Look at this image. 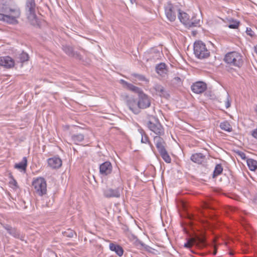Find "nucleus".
<instances>
[{
  "instance_id": "1",
  "label": "nucleus",
  "mask_w": 257,
  "mask_h": 257,
  "mask_svg": "<svg viewBox=\"0 0 257 257\" xmlns=\"http://www.w3.org/2000/svg\"><path fill=\"white\" fill-rule=\"evenodd\" d=\"M20 16V8L12 0H0V21L15 25L18 23Z\"/></svg>"
},
{
  "instance_id": "2",
  "label": "nucleus",
  "mask_w": 257,
  "mask_h": 257,
  "mask_svg": "<svg viewBox=\"0 0 257 257\" xmlns=\"http://www.w3.org/2000/svg\"><path fill=\"white\" fill-rule=\"evenodd\" d=\"M223 61L229 67L234 68H240L243 64L242 56L236 51L230 52L226 54Z\"/></svg>"
},
{
  "instance_id": "3",
  "label": "nucleus",
  "mask_w": 257,
  "mask_h": 257,
  "mask_svg": "<svg viewBox=\"0 0 257 257\" xmlns=\"http://www.w3.org/2000/svg\"><path fill=\"white\" fill-rule=\"evenodd\" d=\"M35 194L43 197L47 193V182L43 177H37L33 179L32 183Z\"/></svg>"
},
{
  "instance_id": "4",
  "label": "nucleus",
  "mask_w": 257,
  "mask_h": 257,
  "mask_svg": "<svg viewBox=\"0 0 257 257\" xmlns=\"http://www.w3.org/2000/svg\"><path fill=\"white\" fill-rule=\"evenodd\" d=\"M194 53L200 59H205L210 55V52L205 44L202 41H197L194 44Z\"/></svg>"
},
{
  "instance_id": "5",
  "label": "nucleus",
  "mask_w": 257,
  "mask_h": 257,
  "mask_svg": "<svg viewBox=\"0 0 257 257\" xmlns=\"http://www.w3.org/2000/svg\"><path fill=\"white\" fill-rule=\"evenodd\" d=\"M26 7L28 10V19L31 22L32 25L35 26L38 25V20L35 14L36 4L35 0H27Z\"/></svg>"
},
{
  "instance_id": "6",
  "label": "nucleus",
  "mask_w": 257,
  "mask_h": 257,
  "mask_svg": "<svg viewBox=\"0 0 257 257\" xmlns=\"http://www.w3.org/2000/svg\"><path fill=\"white\" fill-rule=\"evenodd\" d=\"M154 121L150 120L147 122V126L149 129L153 132L156 136H164L165 134L164 128L160 123L158 118H153Z\"/></svg>"
},
{
  "instance_id": "7",
  "label": "nucleus",
  "mask_w": 257,
  "mask_h": 257,
  "mask_svg": "<svg viewBox=\"0 0 257 257\" xmlns=\"http://www.w3.org/2000/svg\"><path fill=\"white\" fill-rule=\"evenodd\" d=\"M180 9L177 5L172 4L170 2L167 3L165 7V15L167 19L171 22H173L176 18L177 13H179Z\"/></svg>"
},
{
  "instance_id": "8",
  "label": "nucleus",
  "mask_w": 257,
  "mask_h": 257,
  "mask_svg": "<svg viewBox=\"0 0 257 257\" xmlns=\"http://www.w3.org/2000/svg\"><path fill=\"white\" fill-rule=\"evenodd\" d=\"M124 101L129 109L135 114H138L140 110L138 100L133 96L126 95Z\"/></svg>"
},
{
  "instance_id": "9",
  "label": "nucleus",
  "mask_w": 257,
  "mask_h": 257,
  "mask_svg": "<svg viewBox=\"0 0 257 257\" xmlns=\"http://www.w3.org/2000/svg\"><path fill=\"white\" fill-rule=\"evenodd\" d=\"M151 97L144 92L140 94L138 100L140 110L149 107L151 104Z\"/></svg>"
},
{
  "instance_id": "10",
  "label": "nucleus",
  "mask_w": 257,
  "mask_h": 257,
  "mask_svg": "<svg viewBox=\"0 0 257 257\" xmlns=\"http://www.w3.org/2000/svg\"><path fill=\"white\" fill-rule=\"evenodd\" d=\"M115 189L107 188L103 191V195L105 197L109 198H119L120 197V192L122 190V187L115 186Z\"/></svg>"
},
{
  "instance_id": "11",
  "label": "nucleus",
  "mask_w": 257,
  "mask_h": 257,
  "mask_svg": "<svg viewBox=\"0 0 257 257\" xmlns=\"http://www.w3.org/2000/svg\"><path fill=\"white\" fill-rule=\"evenodd\" d=\"M3 227L7 231L8 233L13 237L21 239L22 241L25 240V236L16 228L8 224H3Z\"/></svg>"
},
{
  "instance_id": "12",
  "label": "nucleus",
  "mask_w": 257,
  "mask_h": 257,
  "mask_svg": "<svg viewBox=\"0 0 257 257\" xmlns=\"http://www.w3.org/2000/svg\"><path fill=\"white\" fill-rule=\"evenodd\" d=\"M207 89V85L205 83L202 81H198L194 83L191 85L192 91L196 94L202 93Z\"/></svg>"
},
{
  "instance_id": "13",
  "label": "nucleus",
  "mask_w": 257,
  "mask_h": 257,
  "mask_svg": "<svg viewBox=\"0 0 257 257\" xmlns=\"http://www.w3.org/2000/svg\"><path fill=\"white\" fill-rule=\"evenodd\" d=\"M112 167L110 162L106 161L99 166L100 173L102 175L106 176L112 171Z\"/></svg>"
},
{
  "instance_id": "14",
  "label": "nucleus",
  "mask_w": 257,
  "mask_h": 257,
  "mask_svg": "<svg viewBox=\"0 0 257 257\" xmlns=\"http://www.w3.org/2000/svg\"><path fill=\"white\" fill-rule=\"evenodd\" d=\"M14 60L9 56L0 57V65L7 68H11L14 66Z\"/></svg>"
},
{
  "instance_id": "15",
  "label": "nucleus",
  "mask_w": 257,
  "mask_h": 257,
  "mask_svg": "<svg viewBox=\"0 0 257 257\" xmlns=\"http://www.w3.org/2000/svg\"><path fill=\"white\" fill-rule=\"evenodd\" d=\"M163 136H156L154 138V142L159 152L165 149L166 143L162 138Z\"/></svg>"
},
{
  "instance_id": "16",
  "label": "nucleus",
  "mask_w": 257,
  "mask_h": 257,
  "mask_svg": "<svg viewBox=\"0 0 257 257\" xmlns=\"http://www.w3.org/2000/svg\"><path fill=\"white\" fill-rule=\"evenodd\" d=\"M111 178L112 186L122 187V180L119 172L113 173L111 176Z\"/></svg>"
},
{
  "instance_id": "17",
  "label": "nucleus",
  "mask_w": 257,
  "mask_h": 257,
  "mask_svg": "<svg viewBox=\"0 0 257 257\" xmlns=\"http://www.w3.org/2000/svg\"><path fill=\"white\" fill-rule=\"evenodd\" d=\"M48 164L52 168H59L62 165V161L58 157H53L48 159Z\"/></svg>"
},
{
  "instance_id": "18",
  "label": "nucleus",
  "mask_w": 257,
  "mask_h": 257,
  "mask_svg": "<svg viewBox=\"0 0 257 257\" xmlns=\"http://www.w3.org/2000/svg\"><path fill=\"white\" fill-rule=\"evenodd\" d=\"M153 89H154L156 91L157 94L160 95V96H164L165 97H168L169 95L166 92L164 87L159 84H155L153 87Z\"/></svg>"
},
{
  "instance_id": "19",
  "label": "nucleus",
  "mask_w": 257,
  "mask_h": 257,
  "mask_svg": "<svg viewBox=\"0 0 257 257\" xmlns=\"http://www.w3.org/2000/svg\"><path fill=\"white\" fill-rule=\"evenodd\" d=\"M205 158V156L200 153L192 154L190 157L192 162L198 164H201L204 162Z\"/></svg>"
},
{
  "instance_id": "20",
  "label": "nucleus",
  "mask_w": 257,
  "mask_h": 257,
  "mask_svg": "<svg viewBox=\"0 0 257 257\" xmlns=\"http://www.w3.org/2000/svg\"><path fill=\"white\" fill-rule=\"evenodd\" d=\"M156 72L160 76L164 77L167 73L166 65L164 63H160L156 65Z\"/></svg>"
},
{
  "instance_id": "21",
  "label": "nucleus",
  "mask_w": 257,
  "mask_h": 257,
  "mask_svg": "<svg viewBox=\"0 0 257 257\" xmlns=\"http://www.w3.org/2000/svg\"><path fill=\"white\" fill-rule=\"evenodd\" d=\"M138 131L141 135V143L148 144L150 147L153 148V146L150 141L149 138L144 130L142 128H139L138 129Z\"/></svg>"
},
{
  "instance_id": "22",
  "label": "nucleus",
  "mask_w": 257,
  "mask_h": 257,
  "mask_svg": "<svg viewBox=\"0 0 257 257\" xmlns=\"http://www.w3.org/2000/svg\"><path fill=\"white\" fill-rule=\"evenodd\" d=\"M178 17L180 22L187 27L190 21V17L188 14L185 12H181L180 10Z\"/></svg>"
},
{
  "instance_id": "23",
  "label": "nucleus",
  "mask_w": 257,
  "mask_h": 257,
  "mask_svg": "<svg viewBox=\"0 0 257 257\" xmlns=\"http://www.w3.org/2000/svg\"><path fill=\"white\" fill-rule=\"evenodd\" d=\"M109 249L111 251H114L115 253L119 256L122 255L123 253V250L121 246L118 244H115L113 243H110L109 245Z\"/></svg>"
},
{
  "instance_id": "24",
  "label": "nucleus",
  "mask_w": 257,
  "mask_h": 257,
  "mask_svg": "<svg viewBox=\"0 0 257 257\" xmlns=\"http://www.w3.org/2000/svg\"><path fill=\"white\" fill-rule=\"evenodd\" d=\"M192 241L194 243V244H195L200 247H204L206 244L205 238L203 236H196L192 238Z\"/></svg>"
},
{
  "instance_id": "25",
  "label": "nucleus",
  "mask_w": 257,
  "mask_h": 257,
  "mask_svg": "<svg viewBox=\"0 0 257 257\" xmlns=\"http://www.w3.org/2000/svg\"><path fill=\"white\" fill-rule=\"evenodd\" d=\"M162 54L159 51H152L149 54V57L148 58V61H151L153 62H156L157 60H160L161 58Z\"/></svg>"
},
{
  "instance_id": "26",
  "label": "nucleus",
  "mask_w": 257,
  "mask_h": 257,
  "mask_svg": "<svg viewBox=\"0 0 257 257\" xmlns=\"http://www.w3.org/2000/svg\"><path fill=\"white\" fill-rule=\"evenodd\" d=\"M27 166V159L26 157H24L22 160L19 163L15 165V168L21 171H25Z\"/></svg>"
},
{
  "instance_id": "27",
  "label": "nucleus",
  "mask_w": 257,
  "mask_h": 257,
  "mask_svg": "<svg viewBox=\"0 0 257 257\" xmlns=\"http://www.w3.org/2000/svg\"><path fill=\"white\" fill-rule=\"evenodd\" d=\"M84 139V136L82 134H73L71 137V141L77 145L82 142Z\"/></svg>"
},
{
  "instance_id": "28",
  "label": "nucleus",
  "mask_w": 257,
  "mask_h": 257,
  "mask_svg": "<svg viewBox=\"0 0 257 257\" xmlns=\"http://www.w3.org/2000/svg\"><path fill=\"white\" fill-rule=\"evenodd\" d=\"M189 24H188L187 27H196L200 26V20L197 19L196 16H192L190 18Z\"/></svg>"
},
{
  "instance_id": "29",
  "label": "nucleus",
  "mask_w": 257,
  "mask_h": 257,
  "mask_svg": "<svg viewBox=\"0 0 257 257\" xmlns=\"http://www.w3.org/2000/svg\"><path fill=\"white\" fill-rule=\"evenodd\" d=\"M219 126L220 128L227 132H231L232 128L230 123L227 121H224L220 123Z\"/></svg>"
},
{
  "instance_id": "30",
  "label": "nucleus",
  "mask_w": 257,
  "mask_h": 257,
  "mask_svg": "<svg viewBox=\"0 0 257 257\" xmlns=\"http://www.w3.org/2000/svg\"><path fill=\"white\" fill-rule=\"evenodd\" d=\"M159 153L162 158V159L164 160L165 162L167 163H170L171 162V158L169 155L167 150L166 149L162 150L161 151L159 152Z\"/></svg>"
},
{
  "instance_id": "31",
  "label": "nucleus",
  "mask_w": 257,
  "mask_h": 257,
  "mask_svg": "<svg viewBox=\"0 0 257 257\" xmlns=\"http://www.w3.org/2000/svg\"><path fill=\"white\" fill-rule=\"evenodd\" d=\"M247 165L251 171H254L257 168V161L252 159H247L246 160Z\"/></svg>"
},
{
  "instance_id": "32",
  "label": "nucleus",
  "mask_w": 257,
  "mask_h": 257,
  "mask_svg": "<svg viewBox=\"0 0 257 257\" xmlns=\"http://www.w3.org/2000/svg\"><path fill=\"white\" fill-rule=\"evenodd\" d=\"M125 84L129 90L138 93L139 95L143 92L141 88L136 86L132 84L128 83L127 82H125Z\"/></svg>"
},
{
  "instance_id": "33",
  "label": "nucleus",
  "mask_w": 257,
  "mask_h": 257,
  "mask_svg": "<svg viewBox=\"0 0 257 257\" xmlns=\"http://www.w3.org/2000/svg\"><path fill=\"white\" fill-rule=\"evenodd\" d=\"M62 49L64 52L69 56H75V52L72 47L68 45L63 46Z\"/></svg>"
},
{
  "instance_id": "34",
  "label": "nucleus",
  "mask_w": 257,
  "mask_h": 257,
  "mask_svg": "<svg viewBox=\"0 0 257 257\" xmlns=\"http://www.w3.org/2000/svg\"><path fill=\"white\" fill-rule=\"evenodd\" d=\"M223 171V168L221 164H217L215 166L213 174V178H215L217 176L219 175L222 173Z\"/></svg>"
},
{
  "instance_id": "35",
  "label": "nucleus",
  "mask_w": 257,
  "mask_h": 257,
  "mask_svg": "<svg viewBox=\"0 0 257 257\" xmlns=\"http://www.w3.org/2000/svg\"><path fill=\"white\" fill-rule=\"evenodd\" d=\"M64 236L72 238L74 236V235L76 234L75 232L70 228L67 229L66 231L63 232Z\"/></svg>"
},
{
  "instance_id": "36",
  "label": "nucleus",
  "mask_w": 257,
  "mask_h": 257,
  "mask_svg": "<svg viewBox=\"0 0 257 257\" xmlns=\"http://www.w3.org/2000/svg\"><path fill=\"white\" fill-rule=\"evenodd\" d=\"M132 76L134 77L137 78L140 81L149 82V80L143 75L138 74V73H133L132 74Z\"/></svg>"
},
{
  "instance_id": "37",
  "label": "nucleus",
  "mask_w": 257,
  "mask_h": 257,
  "mask_svg": "<svg viewBox=\"0 0 257 257\" xmlns=\"http://www.w3.org/2000/svg\"><path fill=\"white\" fill-rule=\"evenodd\" d=\"M19 58L21 62H24L29 60V55L27 53L22 52L20 55Z\"/></svg>"
},
{
  "instance_id": "38",
  "label": "nucleus",
  "mask_w": 257,
  "mask_h": 257,
  "mask_svg": "<svg viewBox=\"0 0 257 257\" xmlns=\"http://www.w3.org/2000/svg\"><path fill=\"white\" fill-rule=\"evenodd\" d=\"M239 22L235 21L233 22L232 24H229L228 27L230 29H237L239 26Z\"/></svg>"
},
{
  "instance_id": "39",
  "label": "nucleus",
  "mask_w": 257,
  "mask_h": 257,
  "mask_svg": "<svg viewBox=\"0 0 257 257\" xmlns=\"http://www.w3.org/2000/svg\"><path fill=\"white\" fill-rule=\"evenodd\" d=\"M225 104L226 108H228L230 106V96L228 93H227L226 95V99L225 102Z\"/></svg>"
},
{
  "instance_id": "40",
  "label": "nucleus",
  "mask_w": 257,
  "mask_h": 257,
  "mask_svg": "<svg viewBox=\"0 0 257 257\" xmlns=\"http://www.w3.org/2000/svg\"><path fill=\"white\" fill-rule=\"evenodd\" d=\"M193 244H194V243L192 241V238H190L184 244V247L190 248Z\"/></svg>"
},
{
  "instance_id": "41",
  "label": "nucleus",
  "mask_w": 257,
  "mask_h": 257,
  "mask_svg": "<svg viewBox=\"0 0 257 257\" xmlns=\"http://www.w3.org/2000/svg\"><path fill=\"white\" fill-rule=\"evenodd\" d=\"M246 34H247L248 35H249V36H251V37L253 36H254V32H253V31L251 30V28H246Z\"/></svg>"
},
{
  "instance_id": "42",
  "label": "nucleus",
  "mask_w": 257,
  "mask_h": 257,
  "mask_svg": "<svg viewBox=\"0 0 257 257\" xmlns=\"http://www.w3.org/2000/svg\"><path fill=\"white\" fill-rule=\"evenodd\" d=\"M187 217L190 220H193L195 219V217L194 215L190 213H187Z\"/></svg>"
},
{
  "instance_id": "43",
  "label": "nucleus",
  "mask_w": 257,
  "mask_h": 257,
  "mask_svg": "<svg viewBox=\"0 0 257 257\" xmlns=\"http://www.w3.org/2000/svg\"><path fill=\"white\" fill-rule=\"evenodd\" d=\"M238 155L241 157L242 159H245L246 158L245 154L241 152H238L237 153Z\"/></svg>"
},
{
  "instance_id": "44",
  "label": "nucleus",
  "mask_w": 257,
  "mask_h": 257,
  "mask_svg": "<svg viewBox=\"0 0 257 257\" xmlns=\"http://www.w3.org/2000/svg\"><path fill=\"white\" fill-rule=\"evenodd\" d=\"M204 207L206 209H212V207L210 206V205L208 203H205L204 204Z\"/></svg>"
},
{
  "instance_id": "45",
  "label": "nucleus",
  "mask_w": 257,
  "mask_h": 257,
  "mask_svg": "<svg viewBox=\"0 0 257 257\" xmlns=\"http://www.w3.org/2000/svg\"><path fill=\"white\" fill-rule=\"evenodd\" d=\"M73 57H75L76 58H77L78 59H81V55L77 53V52H75V56H72Z\"/></svg>"
},
{
  "instance_id": "46",
  "label": "nucleus",
  "mask_w": 257,
  "mask_h": 257,
  "mask_svg": "<svg viewBox=\"0 0 257 257\" xmlns=\"http://www.w3.org/2000/svg\"><path fill=\"white\" fill-rule=\"evenodd\" d=\"M13 184L14 186H17V182L16 180H14L13 181Z\"/></svg>"
},
{
  "instance_id": "47",
  "label": "nucleus",
  "mask_w": 257,
  "mask_h": 257,
  "mask_svg": "<svg viewBox=\"0 0 257 257\" xmlns=\"http://www.w3.org/2000/svg\"><path fill=\"white\" fill-rule=\"evenodd\" d=\"M254 51L257 54V45L254 46Z\"/></svg>"
},
{
  "instance_id": "48",
  "label": "nucleus",
  "mask_w": 257,
  "mask_h": 257,
  "mask_svg": "<svg viewBox=\"0 0 257 257\" xmlns=\"http://www.w3.org/2000/svg\"><path fill=\"white\" fill-rule=\"evenodd\" d=\"M130 1L132 4H133L134 3H135L136 2V0H130Z\"/></svg>"
},
{
  "instance_id": "49",
  "label": "nucleus",
  "mask_w": 257,
  "mask_h": 257,
  "mask_svg": "<svg viewBox=\"0 0 257 257\" xmlns=\"http://www.w3.org/2000/svg\"><path fill=\"white\" fill-rule=\"evenodd\" d=\"M175 79L177 80H180V78L179 77H175Z\"/></svg>"
},
{
  "instance_id": "50",
  "label": "nucleus",
  "mask_w": 257,
  "mask_h": 257,
  "mask_svg": "<svg viewBox=\"0 0 257 257\" xmlns=\"http://www.w3.org/2000/svg\"><path fill=\"white\" fill-rule=\"evenodd\" d=\"M190 225H193L192 222H190Z\"/></svg>"
}]
</instances>
